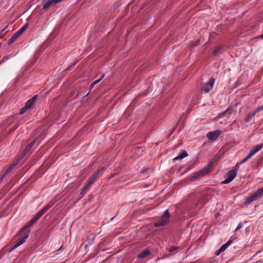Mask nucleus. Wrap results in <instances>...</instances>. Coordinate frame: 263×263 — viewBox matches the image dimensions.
Returning a JSON list of instances; mask_svg holds the SVG:
<instances>
[{"instance_id": "nucleus-1", "label": "nucleus", "mask_w": 263, "mask_h": 263, "mask_svg": "<svg viewBox=\"0 0 263 263\" xmlns=\"http://www.w3.org/2000/svg\"><path fill=\"white\" fill-rule=\"evenodd\" d=\"M214 162H215L214 159H213L212 160H211L206 166L203 167L202 169H201L199 171H198L195 173H194L191 176L190 180L192 181H194L196 179H198V178L205 176L206 174H208L210 172Z\"/></svg>"}, {"instance_id": "nucleus-2", "label": "nucleus", "mask_w": 263, "mask_h": 263, "mask_svg": "<svg viewBox=\"0 0 263 263\" xmlns=\"http://www.w3.org/2000/svg\"><path fill=\"white\" fill-rule=\"evenodd\" d=\"M170 217L168 210H166L165 211L159 220L155 223L154 226L156 227L165 226L170 221Z\"/></svg>"}, {"instance_id": "nucleus-3", "label": "nucleus", "mask_w": 263, "mask_h": 263, "mask_svg": "<svg viewBox=\"0 0 263 263\" xmlns=\"http://www.w3.org/2000/svg\"><path fill=\"white\" fill-rule=\"evenodd\" d=\"M43 214L39 211L30 220H29L28 223L24 227H23L21 230L20 233L23 232L24 231H29L28 229L29 227H30L31 226H32L34 223H35L43 215Z\"/></svg>"}, {"instance_id": "nucleus-4", "label": "nucleus", "mask_w": 263, "mask_h": 263, "mask_svg": "<svg viewBox=\"0 0 263 263\" xmlns=\"http://www.w3.org/2000/svg\"><path fill=\"white\" fill-rule=\"evenodd\" d=\"M28 24H25L20 29L17 31L8 40V44L10 45L13 43L24 31L28 28Z\"/></svg>"}, {"instance_id": "nucleus-5", "label": "nucleus", "mask_w": 263, "mask_h": 263, "mask_svg": "<svg viewBox=\"0 0 263 263\" xmlns=\"http://www.w3.org/2000/svg\"><path fill=\"white\" fill-rule=\"evenodd\" d=\"M29 232L30 231H24L22 233H20V232L18 234L21 235L22 234V237L18 241V242L15 245H14V246L11 249V251L14 250L15 249L22 245L23 243H24L29 237Z\"/></svg>"}, {"instance_id": "nucleus-6", "label": "nucleus", "mask_w": 263, "mask_h": 263, "mask_svg": "<svg viewBox=\"0 0 263 263\" xmlns=\"http://www.w3.org/2000/svg\"><path fill=\"white\" fill-rule=\"evenodd\" d=\"M215 79L211 77L208 82L205 83L202 87L201 90L205 93H208L213 87Z\"/></svg>"}, {"instance_id": "nucleus-7", "label": "nucleus", "mask_w": 263, "mask_h": 263, "mask_svg": "<svg viewBox=\"0 0 263 263\" xmlns=\"http://www.w3.org/2000/svg\"><path fill=\"white\" fill-rule=\"evenodd\" d=\"M237 172L236 168L232 169L227 174L226 179L221 182L222 184H228L231 182L236 176Z\"/></svg>"}, {"instance_id": "nucleus-8", "label": "nucleus", "mask_w": 263, "mask_h": 263, "mask_svg": "<svg viewBox=\"0 0 263 263\" xmlns=\"http://www.w3.org/2000/svg\"><path fill=\"white\" fill-rule=\"evenodd\" d=\"M222 133L221 130L218 129L213 132H209L206 134V137L211 141L215 140Z\"/></svg>"}, {"instance_id": "nucleus-9", "label": "nucleus", "mask_w": 263, "mask_h": 263, "mask_svg": "<svg viewBox=\"0 0 263 263\" xmlns=\"http://www.w3.org/2000/svg\"><path fill=\"white\" fill-rule=\"evenodd\" d=\"M104 170V168L103 167H102L100 168L99 169L96 170L91 175V176L90 177V178L87 180L88 182H89V184H93V183L95 182L97 178L98 177L100 173L101 172H103Z\"/></svg>"}, {"instance_id": "nucleus-10", "label": "nucleus", "mask_w": 263, "mask_h": 263, "mask_svg": "<svg viewBox=\"0 0 263 263\" xmlns=\"http://www.w3.org/2000/svg\"><path fill=\"white\" fill-rule=\"evenodd\" d=\"M62 0H43V8L44 9L60 3Z\"/></svg>"}, {"instance_id": "nucleus-11", "label": "nucleus", "mask_w": 263, "mask_h": 263, "mask_svg": "<svg viewBox=\"0 0 263 263\" xmlns=\"http://www.w3.org/2000/svg\"><path fill=\"white\" fill-rule=\"evenodd\" d=\"M37 98V96L35 95L32 98L28 100L25 105L26 108H27L28 109L32 107V106L34 104Z\"/></svg>"}, {"instance_id": "nucleus-12", "label": "nucleus", "mask_w": 263, "mask_h": 263, "mask_svg": "<svg viewBox=\"0 0 263 263\" xmlns=\"http://www.w3.org/2000/svg\"><path fill=\"white\" fill-rule=\"evenodd\" d=\"M55 203L53 201H50L47 205L40 211L43 214L45 213L49 209H50Z\"/></svg>"}, {"instance_id": "nucleus-13", "label": "nucleus", "mask_w": 263, "mask_h": 263, "mask_svg": "<svg viewBox=\"0 0 263 263\" xmlns=\"http://www.w3.org/2000/svg\"><path fill=\"white\" fill-rule=\"evenodd\" d=\"M232 240H229L227 242L223 245L218 250L217 255L219 254L220 253L224 251L232 243Z\"/></svg>"}, {"instance_id": "nucleus-14", "label": "nucleus", "mask_w": 263, "mask_h": 263, "mask_svg": "<svg viewBox=\"0 0 263 263\" xmlns=\"http://www.w3.org/2000/svg\"><path fill=\"white\" fill-rule=\"evenodd\" d=\"M36 142H37L38 145L39 142H38V140L37 139L33 140L32 142L27 145L25 147V149L24 150V153L25 154L28 152Z\"/></svg>"}, {"instance_id": "nucleus-15", "label": "nucleus", "mask_w": 263, "mask_h": 263, "mask_svg": "<svg viewBox=\"0 0 263 263\" xmlns=\"http://www.w3.org/2000/svg\"><path fill=\"white\" fill-rule=\"evenodd\" d=\"M150 254V251L148 249H146L140 253L138 256L139 258H143L148 256Z\"/></svg>"}, {"instance_id": "nucleus-16", "label": "nucleus", "mask_w": 263, "mask_h": 263, "mask_svg": "<svg viewBox=\"0 0 263 263\" xmlns=\"http://www.w3.org/2000/svg\"><path fill=\"white\" fill-rule=\"evenodd\" d=\"M91 185V184H89V182L87 181L85 184L81 189V194H85Z\"/></svg>"}, {"instance_id": "nucleus-17", "label": "nucleus", "mask_w": 263, "mask_h": 263, "mask_svg": "<svg viewBox=\"0 0 263 263\" xmlns=\"http://www.w3.org/2000/svg\"><path fill=\"white\" fill-rule=\"evenodd\" d=\"M263 147L262 144L256 145L250 151L254 154L260 151Z\"/></svg>"}, {"instance_id": "nucleus-18", "label": "nucleus", "mask_w": 263, "mask_h": 263, "mask_svg": "<svg viewBox=\"0 0 263 263\" xmlns=\"http://www.w3.org/2000/svg\"><path fill=\"white\" fill-rule=\"evenodd\" d=\"M207 202V199L205 197H202L199 199L198 202H197V206H199V208H201L203 205H204Z\"/></svg>"}, {"instance_id": "nucleus-19", "label": "nucleus", "mask_w": 263, "mask_h": 263, "mask_svg": "<svg viewBox=\"0 0 263 263\" xmlns=\"http://www.w3.org/2000/svg\"><path fill=\"white\" fill-rule=\"evenodd\" d=\"M187 153L186 151H182L181 152V153L178 156L175 157L174 160H181L182 159H183L184 158L186 157L187 156Z\"/></svg>"}, {"instance_id": "nucleus-20", "label": "nucleus", "mask_w": 263, "mask_h": 263, "mask_svg": "<svg viewBox=\"0 0 263 263\" xmlns=\"http://www.w3.org/2000/svg\"><path fill=\"white\" fill-rule=\"evenodd\" d=\"M17 163H15L11 165L7 170L4 173L3 177H5L7 176L14 167V166L17 164Z\"/></svg>"}, {"instance_id": "nucleus-21", "label": "nucleus", "mask_w": 263, "mask_h": 263, "mask_svg": "<svg viewBox=\"0 0 263 263\" xmlns=\"http://www.w3.org/2000/svg\"><path fill=\"white\" fill-rule=\"evenodd\" d=\"M257 197L255 193H254L252 195L250 196L249 197H247L246 199V203H250L254 200H256L257 199Z\"/></svg>"}, {"instance_id": "nucleus-22", "label": "nucleus", "mask_w": 263, "mask_h": 263, "mask_svg": "<svg viewBox=\"0 0 263 263\" xmlns=\"http://www.w3.org/2000/svg\"><path fill=\"white\" fill-rule=\"evenodd\" d=\"M255 112L249 113L248 115L245 118V121L246 122H249L251 121L252 118L255 115Z\"/></svg>"}, {"instance_id": "nucleus-23", "label": "nucleus", "mask_w": 263, "mask_h": 263, "mask_svg": "<svg viewBox=\"0 0 263 263\" xmlns=\"http://www.w3.org/2000/svg\"><path fill=\"white\" fill-rule=\"evenodd\" d=\"M254 193L257 198L260 197L263 195V187L258 189Z\"/></svg>"}, {"instance_id": "nucleus-24", "label": "nucleus", "mask_w": 263, "mask_h": 263, "mask_svg": "<svg viewBox=\"0 0 263 263\" xmlns=\"http://www.w3.org/2000/svg\"><path fill=\"white\" fill-rule=\"evenodd\" d=\"M104 75L105 74H103L100 79L95 81L93 83H92L90 85V88L92 89L96 84L98 83L103 79V78H104Z\"/></svg>"}, {"instance_id": "nucleus-25", "label": "nucleus", "mask_w": 263, "mask_h": 263, "mask_svg": "<svg viewBox=\"0 0 263 263\" xmlns=\"http://www.w3.org/2000/svg\"><path fill=\"white\" fill-rule=\"evenodd\" d=\"M222 45H219L217 46L213 51V53L214 55H216L222 48Z\"/></svg>"}, {"instance_id": "nucleus-26", "label": "nucleus", "mask_w": 263, "mask_h": 263, "mask_svg": "<svg viewBox=\"0 0 263 263\" xmlns=\"http://www.w3.org/2000/svg\"><path fill=\"white\" fill-rule=\"evenodd\" d=\"M178 249V247L176 246H172L170 248L168 249V251L170 252H173L176 251Z\"/></svg>"}, {"instance_id": "nucleus-27", "label": "nucleus", "mask_w": 263, "mask_h": 263, "mask_svg": "<svg viewBox=\"0 0 263 263\" xmlns=\"http://www.w3.org/2000/svg\"><path fill=\"white\" fill-rule=\"evenodd\" d=\"M6 28H4L3 29H2L1 32H0V39L2 38L4 35L5 34H6V32H5V30L6 29Z\"/></svg>"}, {"instance_id": "nucleus-28", "label": "nucleus", "mask_w": 263, "mask_h": 263, "mask_svg": "<svg viewBox=\"0 0 263 263\" xmlns=\"http://www.w3.org/2000/svg\"><path fill=\"white\" fill-rule=\"evenodd\" d=\"M262 110H263V105H261V106L257 107L256 109V110L255 111V114H256V113L259 112H260V111H261Z\"/></svg>"}, {"instance_id": "nucleus-29", "label": "nucleus", "mask_w": 263, "mask_h": 263, "mask_svg": "<svg viewBox=\"0 0 263 263\" xmlns=\"http://www.w3.org/2000/svg\"><path fill=\"white\" fill-rule=\"evenodd\" d=\"M254 154H253L251 151L249 152V154L246 157V160H247V161L251 158Z\"/></svg>"}, {"instance_id": "nucleus-30", "label": "nucleus", "mask_w": 263, "mask_h": 263, "mask_svg": "<svg viewBox=\"0 0 263 263\" xmlns=\"http://www.w3.org/2000/svg\"><path fill=\"white\" fill-rule=\"evenodd\" d=\"M254 154H253L251 151L249 152V154L246 157V160H247V161L251 158Z\"/></svg>"}, {"instance_id": "nucleus-31", "label": "nucleus", "mask_w": 263, "mask_h": 263, "mask_svg": "<svg viewBox=\"0 0 263 263\" xmlns=\"http://www.w3.org/2000/svg\"><path fill=\"white\" fill-rule=\"evenodd\" d=\"M254 154H253L251 151L249 152V154L246 157V160H247V161L251 158Z\"/></svg>"}, {"instance_id": "nucleus-32", "label": "nucleus", "mask_w": 263, "mask_h": 263, "mask_svg": "<svg viewBox=\"0 0 263 263\" xmlns=\"http://www.w3.org/2000/svg\"><path fill=\"white\" fill-rule=\"evenodd\" d=\"M28 109L27 108H26V106H25L23 108L21 109L20 110V114H23L25 113V112L26 111V110Z\"/></svg>"}, {"instance_id": "nucleus-33", "label": "nucleus", "mask_w": 263, "mask_h": 263, "mask_svg": "<svg viewBox=\"0 0 263 263\" xmlns=\"http://www.w3.org/2000/svg\"><path fill=\"white\" fill-rule=\"evenodd\" d=\"M247 160H246V158H245V159H243L241 161V162H240V163H237V164H236V165L235 166V168H236V167H238V166H239V164H242V163H245V162H247Z\"/></svg>"}, {"instance_id": "nucleus-34", "label": "nucleus", "mask_w": 263, "mask_h": 263, "mask_svg": "<svg viewBox=\"0 0 263 263\" xmlns=\"http://www.w3.org/2000/svg\"><path fill=\"white\" fill-rule=\"evenodd\" d=\"M241 226L240 224H239L237 227L236 228V229H235V231H237L238 230H239L240 228H241Z\"/></svg>"}, {"instance_id": "nucleus-35", "label": "nucleus", "mask_w": 263, "mask_h": 263, "mask_svg": "<svg viewBox=\"0 0 263 263\" xmlns=\"http://www.w3.org/2000/svg\"><path fill=\"white\" fill-rule=\"evenodd\" d=\"M74 65V64H73V65H70L69 67L67 68L66 70H69L71 69V67H72L73 66V65Z\"/></svg>"}, {"instance_id": "nucleus-36", "label": "nucleus", "mask_w": 263, "mask_h": 263, "mask_svg": "<svg viewBox=\"0 0 263 263\" xmlns=\"http://www.w3.org/2000/svg\"><path fill=\"white\" fill-rule=\"evenodd\" d=\"M197 45V43H194V44H193L192 46H195Z\"/></svg>"}, {"instance_id": "nucleus-37", "label": "nucleus", "mask_w": 263, "mask_h": 263, "mask_svg": "<svg viewBox=\"0 0 263 263\" xmlns=\"http://www.w3.org/2000/svg\"><path fill=\"white\" fill-rule=\"evenodd\" d=\"M229 110V109H227L226 111L224 112H223V114H225L226 112H227Z\"/></svg>"}, {"instance_id": "nucleus-38", "label": "nucleus", "mask_w": 263, "mask_h": 263, "mask_svg": "<svg viewBox=\"0 0 263 263\" xmlns=\"http://www.w3.org/2000/svg\"><path fill=\"white\" fill-rule=\"evenodd\" d=\"M261 37L263 38V34L261 35Z\"/></svg>"}, {"instance_id": "nucleus-39", "label": "nucleus", "mask_w": 263, "mask_h": 263, "mask_svg": "<svg viewBox=\"0 0 263 263\" xmlns=\"http://www.w3.org/2000/svg\"><path fill=\"white\" fill-rule=\"evenodd\" d=\"M62 247H60V249H59V250H61V249H62Z\"/></svg>"}]
</instances>
